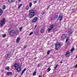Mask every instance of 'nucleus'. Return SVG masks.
I'll use <instances>...</instances> for the list:
<instances>
[{
    "instance_id": "1",
    "label": "nucleus",
    "mask_w": 77,
    "mask_h": 77,
    "mask_svg": "<svg viewBox=\"0 0 77 77\" xmlns=\"http://www.w3.org/2000/svg\"><path fill=\"white\" fill-rule=\"evenodd\" d=\"M8 32H9L10 35L11 36H14L16 34V31L12 28H10L8 30Z\"/></svg>"
},
{
    "instance_id": "2",
    "label": "nucleus",
    "mask_w": 77,
    "mask_h": 77,
    "mask_svg": "<svg viewBox=\"0 0 77 77\" xmlns=\"http://www.w3.org/2000/svg\"><path fill=\"white\" fill-rule=\"evenodd\" d=\"M35 12V11L33 10H30L29 11V18H32L34 17Z\"/></svg>"
},
{
    "instance_id": "3",
    "label": "nucleus",
    "mask_w": 77,
    "mask_h": 77,
    "mask_svg": "<svg viewBox=\"0 0 77 77\" xmlns=\"http://www.w3.org/2000/svg\"><path fill=\"white\" fill-rule=\"evenodd\" d=\"M14 66L15 68L17 69V72H20L21 71V67H20L18 66V64L16 63H15L14 65Z\"/></svg>"
},
{
    "instance_id": "4",
    "label": "nucleus",
    "mask_w": 77,
    "mask_h": 77,
    "mask_svg": "<svg viewBox=\"0 0 77 77\" xmlns=\"http://www.w3.org/2000/svg\"><path fill=\"white\" fill-rule=\"evenodd\" d=\"M55 48L56 50H58L60 46V44L59 42H57L55 45Z\"/></svg>"
},
{
    "instance_id": "5",
    "label": "nucleus",
    "mask_w": 77,
    "mask_h": 77,
    "mask_svg": "<svg viewBox=\"0 0 77 77\" xmlns=\"http://www.w3.org/2000/svg\"><path fill=\"white\" fill-rule=\"evenodd\" d=\"M11 53L10 52H8L7 54L5 56V59H8V58H9L11 57Z\"/></svg>"
},
{
    "instance_id": "6",
    "label": "nucleus",
    "mask_w": 77,
    "mask_h": 77,
    "mask_svg": "<svg viewBox=\"0 0 77 77\" xmlns=\"http://www.w3.org/2000/svg\"><path fill=\"white\" fill-rule=\"evenodd\" d=\"M6 23V19H4L2 20L1 22V26H3L5 23Z\"/></svg>"
},
{
    "instance_id": "7",
    "label": "nucleus",
    "mask_w": 77,
    "mask_h": 77,
    "mask_svg": "<svg viewBox=\"0 0 77 77\" xmlns=\"http://www.w3.org/2000/svg\"><path fill=\"white\" fill-rule=\"evenodd\" d=\"M67 37V36H66V35H65V34L63 35L61 37V40L62 41H63V40H64V39H65Z\"/></svg>"
},
{
    "instance_id": "8",
    "label": "nucleus",
    "mask_w": 77,
    "mask_h": 77,
    "mask_svg": "<svg viewBox=\"0 0 77 77\" xmlns=\"http://www.w3.org/2000/svg\"><path fill=\"white\" fill-rule=\"evenodd\" d=\"M37 21H38V17H35L33 18L32 21L33 23H35Z\"/></svg>"
},
{
    "instance_id": "9",
    "label": "nucleus",
    "mask_w": 77,
    "mask_h": 77,
    "mask_svg": "<svg viewBox=\"0 0 77 77\" xmlns=\"http://www.w3.org/2000/svg\"><path fill=\"white\" fill-rule=\"evenodd\" d=\"M53 25H51L50 27V28L48 29V32H50V31H51V30H52V29H53Z\"/></svg>"
},
{
    "instance_id": "10",
    "label": "nucleus",
    "mask_w": 77,
    "mask_h": 77,
    "mask_svg": "<svg viewBox=\"0 0 77 77\" xmlns=\"http://www.w3.org/2000/svg\"><path fill=\"white\" fill-rule=\"evenodd\" d=\"M66 57H68L70 56V53L69 51H67L66 52Z\"/></svg>"
},
{
    "instance_id": "11",
    "label": "nucleus",
    "mask_w": 77,
    "mask_h": 77,
    "mask_svg": "<svg viewBox=\"0 0 77 77\" xmlns=\"http://www.w3.org/2000/svg\"><path fill=\"white\" fill-rule=\"evenodd\" d=\"M7 74H8V75L9 76H12V72H8Z\"/></svg>"
},
{
    "instance_id": "12",
    "label": "nucleus",
    "mask_w": 77,
    "mask_h": 77,
    "mask_svg": "<svg viewBox=\"0 0 77 77\" xmlns=\"http://www.w3.org/2000/svg\"><path fill=\"white\" fill-rule=\"evenodd\" d=\"M26 70V68H25L22 71L21 74V75H23V73Z\"/></svg>"
},
{
    "instance_id": "13",
    "label": "nucleus",
    "mask_w": 77,
    "mask_h": 77,
    "mask_svg": "<svg viewBox=\"0 0 77 77\" xmlns=\"http://www.w3.org/2000/svg\"><path fill=\"white\" fill-rule=\"evenodd\" d=\"M59 18L60 21H61V20H62L63 17H62V16H61V15H59Z\"/></svg>"
},
{
    "instance_id": "14",
    "label": "nucleus",
    "mask_w": 77,
    "mask_h": 77,
    "mask_svg": "<svg viewBox=\"0 0 77 77\" xmlns=\"http://www.w3.org/2000/svg\"><path fill=\"white\" fill-rule=\"evenodd\" d=\"M3 13V11L2 9L0 8V16L2 15V14Z\"/></svg>"
},
{
    "instance_id": "15",
    "label": "nucleus",
    "mask_w": 77,
    "mask_h": 77,
    "mask_svg": "<svg viewBox=\"0 0 77 77\" xmlns=\"http://www.w3.org/2000/svg\"><path fill=\"white\" fill-rule=\"evenodd\" d=\"M36 70L34 71V72L33 73V76H35V75H36Z\"/></svg>"
},
{
    "instance_id": "16",
    "label": "nucleus",
    "mask_w": 77,
    "mask_h": 77,
    "mask_svg": "<svg viewBox=\"0 0 77 77\" xmlns=\"http://www.w3.org/2000/svg\"><path fill=\"white\" fill-rule=\"evenodd\" d=\"M68 33L70 35H71V33H72V30H70L69 31V32H68Z\"/></svg>"
},
{
    "instance_id": "17",
    "label": "nucleus",
    "mask_w": 77,
    "mask_h": 77,
    "mask_svg": "<svg viewBox=\"0 0 77 77\" xmlns=\"http://www.w3.org/2000/svg\"><path fill=\"white\" fill-rule=\"evenodd\" d=\"M20 38H18L16 40V42L17 43L19 42V41H20Z\"/></svg>"
},
{
    "instance_id": "18",
    "label": "nucleus",
    "mask_w": 77,
    "mask_h": 77,
    "mask_svg": "<svg viewBox=\"0 0 77 77\" xmlns=\"http://www.w3.org/2000/svg\"><path fill=\"white\" fill-rule=\"evenodd\" d=\"M26 10H28V9H29V5H27L26 6Z\"/></svg>"
},
{
    "instance_id": "19",
    "label": "nucleus",
    "mask_w": 77,
    "mask_h": 77,
    "mask_svg": "<svg viewBox=\"0 0 77 77\" xmlns=\"http://www.w3.org/2000/svg\"><path fill=\"white\" fill-rule=\"evenodd\" d=\"M32 2L29 3V7L30 8H31V7H32Z\"/></svg>"
},
{
    "instance_id": "20",
    "label": "nucleus",
    "mask_w": 77,
    "mask_h": 77,
    "mask_svg": "<svg viewBox=\"0 0 77 77\" xmlns=\"http://www.w3.org/2000/svg\"><path fill=\"white\" fill-rule=\"evenodd\" d=\"M57 17H58V15H55L54 16V18H57Z\"/></svg>"
},
{
    "instance_id": "21",
    "label": "nucleus",
    "mask_w": 77,
    "mask_h": 77,
    "mask_svg": "<svg viewBox=\"0 0 77 77\" xmlns=\"http://www.w3.org/2000/svg\"><path fill=\"white\" fill-rule=\"evenodd\" d=\"M50 51H48L47 52V54L48 55H49L50 54Z\"/></svg>"
},
{
    "instance_id": "22",
    "label": "nucleus",
    "mask_w": 77,
    "mask_h": 77,
    "mask_svg": "<svg viewBox=\"0 0 77 77\" xmlns=\"http://www.w3.org/2000/svg\"><path fill=\"white\" fill-rule=\"evenodd\" d=\"M22 5H23L22 4L19 5L18 7V9H19V8H21V6H22Z\"/></svg>"
},
{
    "instance_id": "23",
    "label": "nucleus",
    "mask_w": 77,
    "mask_h": 77,
    "mask_svg": "<svg viewBox=\"0 0 77 77\" xmlns=\"http://www.w3.org/2000/svg\"><path fill=\"white\" fill-rule=\"evenodd\" d=\"M5 69H9V66H6L5 67Z\"/></svg>"
},
{
    "instance_id": "24",
    "label": "nucleus",
    "mask_w": 77,
    "mask_h": 77,
    "mask_svg": "<svg viewBox=\"0 0 77 77\" xmlns=\"http://www.w3.org/2000/svg\"><path fill=\"white\" fill-rule=\"evenodd\" d=\"M6 8V6L5 5H3L2 7V9H5V8Z\"/></svg>"
},
{
    "instance_id": "25",
    "label": "nucleus",
    "mask_w": 77,
    "mask_h": 77,
    "mask_svg": "<svg viewBox=\"0 0 77 77\" xmlns=\"http://www.w3.org/2000/svg\"><path fill=\"white\" fill-rule=\"evenodd\" d=\"M68 40H69V38L67 37L66 40V42H67Z\"/></svg>"
},
{
    "instance_id": "26",
    "label": "nucleus",
    "mask_w": 77,
    "mask_h": 77,
    "mask_svg": "<svg viewBox=\"0 0 77 77\" xmlns=\"http://www.w3.org/2000/svg\"><path fill=\"white\" fill-rule=\"evenodd\" d=\"M13 2V0H8V2L9 3H12Z\"/></svg>"
},
{
    "instance_id": "27",
    "label": "nucleus",
    "mask_w": 77,
    "mask_h": 77,
    "mask_svg": "<svg viewBox=\"0 0 77 77\" xmlns=\"http://www.w3.org/2000/svg\"><path fill=\"white\" fill-rule=\"evenodd\" d=\"M19 30L20 31H21L22 30V27L19 28Z\"/></svg>"
},
{
    "instance_id": "28",
    "label": "nucleus",
    "mask_w": 77,
    "mask_h": 77,
    "mask_svg": "<svg viewBox=\"0 0 77 77\" xmlns=\"http://www.w3.org/2000/svg\"><path fill=\"white\" fill-rule=\"evenodd\" d=\"M41 33H43L44 32V29H42L41 31Z\"/></svg>"
},
{
    "instance_id": "29",
    "label": "nucleus",
    "mask_w": 77,
    "mask_h": 77,
    "mask_svg": "<svg viewBox=\"0 0 77 77\" xmlns=\"http://www.w3.org/2000/svg\"><path fill=\"white\" fill-rule=\"evenodd\" d=\"M33 32H31L29 34V35L30 36V35H32V34H33Z\"/></svg>"
},
{
    "instance_id": "30",
    "label": "nucleus",
    "mask_w": 77,
    "mask_h": 77,
    "mask_svg": "<svg viewBox=\"0 0 77 77\" xmlns=\"http://www.w3.org/2000/svg\"><path fill=\"white\" fill-rule=\"evenodd\" d=\"M50 70H51V69L50 68H48V72H49V71H50Z\"/></svg>"
},
{
    "instance_id": "31",
    "label": "nucleus",
    "mask_w": 77,
    "mask_h": 77,
    "mask_svg": "<svg viewBox=\"0 0 77 77\" xmlns=\"http://www.w3.org/2000/svg\"><path fill=\"white\" fill-rule=\"evenodd\" d=\"M35 34L36 35H37L38 34V32H35Z\"/></svg>"
},
{
    "instance_id": "32",
    "label": "nucleus",
    "mask_w": 77,
    "mask_h": 77,
    "mask_svg": "<svg viewBox=\"0 0 77 77\" xmlns=\"http://www.w3.org/2000/svg\"><path fill=\"white\" fill-rule=\"evenodd\" d=\"M6 36V34L3 35H2V36L3 37H5Z\"/></svg>"
},
{
    "instance_id": "33",
    "label": "nucleus",
    "mask_w": 77,
    "mask_h": 77,
    "mask_svg": "<svg viewBox=\"0 0 77 77\" xmlns=\"http://www.w3.org/2000/svg\"><path fill=\"white\" fill-rule=\"evenodd\" d=\"M58 65H56V66H55V69H56V68H57V66H58Z\"/></svg>"
},
{
    "instance_id": "34",
    "label": "nucleus",
    "mask_w": 77,
    "mask_h": 77,
    "mask_svg": "<svg viewBox=\"0 0 77 77\" xmlns=\"http://www.w3.org/2000/svg\"><path fill=\"white\" fill-rule=\"evenodd\" d=\"M74 50V48H72L71 50V51H73V50Z\"/></svg>"
},
{
    "instance_id": "35",
    "label": "nucleus",
    "mask_w": 77,
    "mask_h": 77,
    "mask_svg": "<svg viewBox=\"0 0 77 77\" xmlns=\"http://www.w3.org/2000/svg\"><path fill=\"white\" fill-rule=\"evenodd\" d=\"M70 44H71V43H70L69 42L68 43V45H70Z\"/></svg>"
},
{
    "instance_id": "36",
    "label": "nucleus",
    "mask_w": 77,
    "mask_h": 77,
    "mask_svg": "<svg viewBox=\"0 0 77 77\" xmlns=\"http://www.w3.org/2000/svg\"><path fill=\"white\" fill-rule=\"evenodd\" d=\"M37 2V1H34V3H36Z\"/></svg>"
},
{
    "instance_id": "37",
    "label": "nucleus",
    "mask_w": 77,
    "mask_h": 77,
    "mask_svg": "<svg viewBox=\"0 0 77 77\" xmlns=\"http://www.w3.org/2000/svg\"><path fill=\"white\" fill-rule=\"evenodd\" d=\"M45 14V12H43L42 13V15H44Z\"/></svg>"
},
{
    "instance_id": "38",
    "label": "nucleus",
    "mask_w": 77,
    "mask_h": 77,
    "mask_svg": "<svg viewBox=\"0 0 77 77\" xmlns=\"http://www.w3.org/2000/svg\"><path fill=\"white\" fill-rule=\"evenodd\" d=\"M1 71L2 72H3L4 71V70H2Z\"/></svg>"
},
{
    "instance_id": "39",
    "label": "nucleus",
    "mask_w": 77,
    "mask_h": 77,
    "mask_svg": "<svg viewBox=\"0 0 77 77\" xmlns=\"http://www.w3.org/2000/svg\"><path fill=\"white\" fill-rule=\"evenodd\" d=\"M38 77H42V76L40 75L38 76Z\"/></svg>"
},
{
    "instance_id": "40",
    "label": "nucleus",
    "mask_w": 77,
    "mask_h": 77,
    "mask_svg": "<svg viewBox=\"0 0 77 77\" xmlns=\"http://www.w3.org/2000/svg\"><path fill=\"white\" fill-rule=\"evenodd\" d=\"M36 27H37V26L36 25V26H35V28H36Z\"/></svg>"
},
{
    "instance_id": "41",
    "label": "nucleus",
    "mask_w": 77,
    "mask_h": 77,
    "mask_svg": "<svg viewBox=\"0 0 77 77\" xmlns=\"http://www.w3.org/2000/svg\"><path fill=\"white\" fill-rule=\"evenodd\" d=\"M26 47H26V46H24V48H26Z\"/></svg>"
},
{
    "instance_id": "42",
    "label": "nucleus",
    "mask_w": 77,
    "mask_h": 77,
    "mask_svg": "<svg viewBox=\"0 0 77 77\" xmlns=\"http://www.w3.org/2000/svg\"><path fill=\"white\" fill-rule=\"evenodd\" d=\"M18 2H21V0H18Z\"/></svg>"
},
{
    "instance_id": "43",
    "label": "nucleus",
    "mask_w": 77,
    "mask_h": 77,
    "mask_svg": "<svg viewBox=\"0 0 77 77\" xmlns=\"http://www.w3.org/2000/svg\"><path fill=\"white\" fill-rule=\"evenodd\" d=\"M60 63H63L62 61H61V62H60Z\"/></svg>"
},
{
    "instance_id": "44",
    "label": "nucleus",
    "mask_w": 77,
    "mask_h": 77,
    "mask_svg": "<svg viewBox=\"0 0 77 77\" xmlns=\"http://www.w3.org/2000/svg\"><path fill=\"white\" fill-rule=\"evenodd\" d=\"M76 58H77V55H76Z\"/></svg>"
},
{
    "instance_id": "45",
    "label": "nucleus",
    "mask_w": 77,
    "mask_h": 77,
    "mask_svg": "<svg viewBox=\"0 0 77 77\" xmlns=\"http://www.w3.org/2000/svg\"><path fill=\"white\" fill-rule=\"evenodd\" d=\"M38 66H39V64H38Z\"/></svg>"
}]
</instances>
